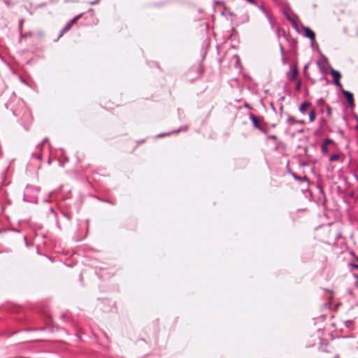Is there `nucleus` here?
Segmentation results:
<instances>
[{"label": "nucleus", "mask_w": 358, "mask_h": 358, "mask_svg": "<svg viewBox=\"0 0 358 358\" xmlns=\"http://www.w3.org/2000/svg\"><path fill=\"white\" fill-rule=\"evenodd\" d=\"M39 187L34 185H27L24 194V201L29 203H36L38 201V193L40 192Z\"/></svg>", "instance_id": "f257e3e1"}, {"label": "nucleus", "mask_w": 358, "mask_h": 358, "mask_svg": "<svg viewBox=\"0 0 358 358\" xmlns=\"http://www.w3.org/2000/svg\"><path fill=\"white\" fill-rule=\"evenodd\" d=\"M83 15H84V13H82L75 16L73 19H71L70 21H69L66 24V25L61 29L60 33H59L57 38L56 40H55V41H57L59 40V38H61L64 33L68 31L71 28L73 24L76 22H77V20H78L80 18H81L83 16Z\"/></svg>", "instance_id": "f03ea898"}, {"label": "nucleus", "mask_w": 358, "mask_h": 358, "mask_svg": "<svg viewBox=\"0 0 358 358\" xmlns=\"http://www.w3.org/2000/svg\"><path fill=\"white\" fill-rule=\"evenodd\" d=\"M340 90L343 94L345 100L347 101L349 107L351 109H353L355 107L353 94L348 90H345V89H343V87L340 88Z\"/></svg>", "instance_id": "7ed1b4c3"}, {"label": "nucleus", "mask_w": 358, "mask_h": 358, "mask_svg": "<svg viewBox=\"0 0 358 358\" xmlns=\"http://www.w3.org/2000/svg\"><path fill=\"white\" fill-rule=\"evenodd\" d=\"M329 69H330L331 76L333 78L334 84L336 87H338L339 88H342L343 85L340 81V79L341 78V73L338 71L334 69L331 66H329Z\"/></svg>", "instance_id": "20e7f679"}, {"label": "nucleus", "mask_w": 358, "mask_h": 358, "mask_svg": "<svg viewBox=\"0 0 358 358\" xmlns=\"http://www.w3.org/2000/svg\"><path fill=\"white\" fill-rule=\"evenodd\" d=\"M301 28L304 31L303 36L310 40L312 43L315 41V34L314 31L310 29L308 27L301 26Z\"/></svg>", "instance_id": "39448f33"}, {"label": "nucleus", "mask_w": 358, "mask_h": 358, "mask_svg": "<svg viewBox=\"0 0 358 358\" xmlns=\"http://www.w3.org/2000/svg\"><path fill=\"white\" fill-rule=\"evenodd\" d=\"M321 57L323 60V62H321V61H317V65L318 66V68L320 69V71L323 73V74H327L328 73V69L323 65V63L324 64H327L328 62V59H327V57H325L324 55H321Z\"/></svg>", "instance_id": "423d86ee"}, {"label": "nucleus", "mask_w": 358, "mask_h": 358, "mask_svg": "<svg viewBox=\"0 0 358 358\" xmlns=\"http://www.w3.org/2000/svg\"><path fill=\"white\" fill-rule=\"evenodd\" d=\"M249 118L251 120L252 124V125H253V127L255 128H256L257 129H262V125L260 124V120H259L258 117H257L253 113H250L249 114Z\"/></svg>", "instance_id": "0eeeda50"}, {"label": "nucleus", "mask_w": 358, "mask_h": 358, "mask_svg": "<svg viewBox=\"0 0 358 358\" xmlns=\"http://www.w3.org/2000/svg\"><path fill=\"white\" fill-rule=\"evenodd\" d=\"M284 14L287 18V20L291 22L292 27L296 29V31L298 32V33H300V30L298 27V24H297V22L287 13V12H284Z\"/></svg>", "instance_id": "6e6552de"}, {"label": "nucleus", "mask_w": 358, "mask_h": 358, "mask_svg": "<svg viewBox=\"0 0 358 358\" xmlns=\"http://www.w3.org/2000/svg\"><path fill=\"white\" fill-rule=\"evenodd\" d=\"M284 14L287 18V20L291 22L292 27L296 29V31L298 32V33H300V30L298 27V24H297V22L287 13V12H284Z\"/></svg>", "instance_id": "1a4fd4ad"}, {"label": "nucleus", "mask_w": 358, "mask_h": 358, "mask_svg": "<svg viewBox=\"0 0 358 358\" xmlns=\"http://www.w3.org/2000/svg\"><path fill=\"white\" fill-rule=\"evenodd\" d=\"M288 171L291 173V175L293 176V178L296 180H298L299 182H303V181H307L308 180V178H307V177L306 176H304L303 177L299 176L295 173L292 171V170L290 169H289Z\"/></svg>", "instance_id": "9d476101"}, {"label": "nucleus", "mask_w": 358, "mask_h": 358, "mask_svg": "<svg viewBox=\"0 0 358 358\" xmlns=\"http://www.w3.org/2000/svg\"><path fill=\"white\" fill-rule=\"evenodd\" d=\"M310 105H311L310 102H309L308 101H303L300 105L299 108L300 113H302V114H304L307 107L310 106Z\"/></svg>", "instance_id": "9b49d317"}, {"label": "nucleus", "mask_w": 358, "mask_h": 358, "mask_svg": "<svg viewBox=\"0 0 358 358\" xmlns=\"http://www.w3.org/2000/svg\"><path fill=\"white\" fill-rule=\"evenodd\" d=\"M285 115L287 117L286 123L288 125H292L295 124L296 119L289 115L288 113H285Z\"/></svg>", "instance_id": "f8f14e48"}, {"label": "nucleus", "mask_w": 358, "mask_h": 358, "mask_svg": "<svg viewBox=\"0 0 358 358\" xmlns=\"http://www.w3.org/2000/svg\"><path fill=\"white\" fill-rule=\"evenodd\" d=\"M298 76V69L296 66L293 67L292 69V76L289 78V80H294Z\"/></svg>", "instance_id": "ddd939ff"}, {"label": "nucleus", "mask_w": 358, "mask_h": 358, "mask_svg": "<svg viewBox=\"0 0 358 358\" xmlns=\"http://www.w3.org/2000/svg\"><path fill=\"white\" fill-rule=\"evenodd\" d=\"M315 117H316V111H315V110L313 109L312 110L310 111V113L308 114L309 122H313L315 120Z\"/></svg>", "instance_id": "4468645a"}, {"label": "nucleus", "mask_w": 358, "mask_h": 358, "mask_svg": "<svg viewBox=\"0 0 358 358\" xmlns=\"http://www.w3.org/2000/svg\"><path fill=\"white\" fill-rule=\"evenodd\" d=\"M264 15L266 17L269 24H271V28H273L274 26V22L273 20L271 14L268 11V13H266Z\"/></svg>", "instance_id": "2eb2a0df"}, {"label": "nucleus", "mask_w": 358, "mask_h": 358, "mask_svg": "<svg viewBox=\"0 0 358 358\" xmlns=\"http://www.w3.org/2000/svg\"><path fill=\"white\" fill-rule=\"evenodd\" d=\"M264 15L266 17L269 24H271V28H273L274 26V22L273 20L271 14L268 11V13H266Z\"/></svg>", "instance_id": "dca6fc26"}, {"label": "nucleus", "mask_w": 358, "mask_h": 358, "mask_svg": "<svg viewBox=\"0 0 358 358\" xmlns=\"http://www.w3.org/2000/svg\"><path fill=\"white\" fill-rule=\"evenodd\" d=\"M317 105L322 108L325 105V101L323 98H320L317 100ZM321 112L323 113V108H321Z\"/></svg>", "instance_id": "f3484780"}, {"label": "nucleus", "mask_w": 358, "mask_h": 358, "mask_svg": "<svg viewBox=\"0 0 358 358\" xmlns=\"http://www.w3.org/2000/svg\"><path fill=\"white\" fill-rule=\"evenodd\" d=\"M24 20L23 19H21L19 21V32H20V37L22 38L24 36L23 34H22V24L24 23Z\"/></svg>", "instance_id": "a211bd4d"}, {"label": "nucleus", "mask_w": 358, "mask_h": 358, "mask_svg": "<svg viewBox=\"0 0 358 358\" xmlns=\"http://www.w3.org/2000/svg\"><path fill=\"white\" fill-rule=\"evenodd\" d=\"M198 73L200 76L203 75V73H204V66L202 62L200 63L198 67Z\"/></svg>", "instance_id": "6ab92c4d"}, {"label": "nucleus", "mask_w": 358, "mask_h": 358, "mask_svg": "<svg viewBox=\"0 0 358 358\" xmlns=\"http://www.w3.org/2000/svg\"><path fill=\"white\" fill-rule=\"evenodd\" d=\"M339 159V155L338 154H333L330 156L329 157V161L330 162H334V161H336Z\"/></svg>", "instance_id": "aec40b11"}, {"label": "nucleus", "mask_w": 358, "mask_h": 358, "mask_svg": "<svg viewBox=\"0 0 358 358\" xmlns=\"http://www.w3.org/2000/svg\"><path fill=\"white\" fill-rule=\"evenodd\" d=\"M344 324H345V327H347L348 329H350L352 324H353V320H348L344 322Z\"/></svg>", "instance_id": "412c9836"}, {"label": "nucleus", "mask_w": 358, "mask_h": 358, "mask_svg": "<svg viewBox=\"0 0 358 358\" xmlns=\"http://www.w3.org/2000/svg\"><path fill=\"white\" fill-rule=\"evenodd\" d=\"M321 150H322V152L323 154H327V153H328V152H329V150H328L327 145H324V144H322V145H321Z\"/></svg>", "instance_id": "4be33fe9"}, {"label": "nucleus", "mask_w": 358, "mask_h": 358, "mask_svg": "<svg viewBox=\"0 0 358 358\" xmlns=\"http://www.w3.org/2000/svg\"><path fill=\"white\" fill-rule=\"evenodd\" d=\"M331 143H334V141L329 138H325L322 143V144L326 145H328L329 144H331Z\"/></svg>", "instance_id": "5701e85b"}, {"label": "nucleus", "mask_w": 358, "mask_h": 358, "mask_svg": "<svg viewBox=\"0 0 358 358\" xmlns=\"http://www.w3.org/2000/svg\"><path fill=\"white\" fill-rule=\"evenodd\" d=\"M48 213L49 215L52 214L55 217V218L57 217V214L53 208H49Z\"/></svg>", "instance_id": "b1692460"}, {"label": "nucleus", "mask_w": 358, "mask_h": 358, "mask_svg": "<svg viewBox=\"0 0 358 358\" xmlns=\"http://www.w3.org/2000/svg\"><path fill=\"white\" fill-rule=\"evenodd\" d=\"M301 80H298L296 84V86H295V90L296 91H300L301 90Z\"/></svg>", "instance_id": "393cba45"}, {"label": "nucleus", "mask_w": 358, "mask_h": 358, "mask_svg": "<svg viewBox=\"0 0 358 358\" xmlns=\"http://www.w3.org/2000/svg\"><path fill=\"white\" fill-rule=\"evenodd\" d=\"M62 215L64 217H66L68 220H71V215L70 213H64V212H62Z\"/></svg>", "instance_id": "a878e982"}, {"label": "nucleus", "mask_w": 358, "mask_h": 358, "mask_svg": "<svg viewBox=\"0 0 358 358\" xmlns=\"http://www.w3.org/2000/svg\"><path fill=\"white\" fill-rule=\"evenodd\" d=\"M48 138H43V140L42 141V142H41L40 144H38V145H37L38 148H42V146H43V145L45 143L48 142Z\"/></svg>", "instance_id": "bb28decb"}, {"label": "nucleus", "mask_w": 358, "mask_h": 358, "mask_svg": "<svg viewBox=\"0 0 358 358\" xmlns=\"http://www.w3.org/2000/svg\"><path fill=\"white\" fill-rule=\"evenodd\" d=\"M327 115L330 117L331 115V108L327 106L326 108Z\"/></svg>", "instance_id": "cd10ccee"}, {"label": "nucleus", "mask_w": 358, "mask_h": 358, "mask_svg": "<svg viewBox=\"0 0 358 358\" xmlns=\"http://www.w3.org/2000/svg\"><path fill=\"white\" fill-rule=\"evenodd\" d=\"M96 275H98V277L99 278H104L106 277L105 273H101L99 271H96Z\"/></svg>", "instance_id": "c85d7f7f"}, {"label": "nucleus", "mask_w": 358, "mask_h": 358, "mask_svg": "<svg viewBox=\"0 0 358 358\" xmlns=\"http://www.w3.org/2000/svg\"><path fill=\"white\" fill-rule=\"evenodd\" d=\"M279 105H280V108L279 109H280V115L282 116V115H285V113H283V108H284L283 103H280Z\"/></svg>", "instance_id": "c756f323"}, {"label": "nucleus", "mask_w": 358, "mask_h": 358, "mask_svg": "<svg viewBox=\"0 0 358 358\" xmlns=\"http://www.w3.org/2000/svg\"><path fill=\"white\" fill-rule=\"evenodd\" d=\"M267 139H270V140H277V136H276V135H274V134L268 135V136H267Z\"/></svg>", "instance_id": "7c9ffc66"}, {"label": "nucleus", "mask_w": 358, "mask_h": 358, "mask_svg": "<svg viewBox=\"0 0 358 358\" xmlns=\"http://www.w3.org/2000/svg\"><path fill=\"white\" fill-rule=\"evenodd\" d=\"M55 221H56V226L57 227V228H58L59 230H61V229H62V227H61L60 222H59V220H58L57 217H55Z\"/></svg>", "instance_id": "2f4dec72"}, {"label": "nucleus", "mask_w": 358, "mask_h": 358, "mask_svg": "<svg viewBox=\"0 0 358 358\" xmlns=\"http://www.w3.org/2000/svg\"><path fill=\"white\" fill-rule=\"evenodd\" d=\"M246 1L253 6H257V2L255 0H246Z\"/></svg>", "instance_id": "473e14b6"}, {"label": "nucleus", "mask_w": 358, "mask_h": 358, "mask_svg": "<svg viewBox=\"0 0 358 358\" xmlns=\"http://www.w3.org/2000/svg\"><path fill=\"white\" fill-rule=\"evenodd\" d=\"M353 276L355 278L357 279L356 282H355V285L358 288V274L354 273Z\"/></svg>", "instance_id": "72a5a7b5"}, {"label": "nucleus", "mask_w": 358, "mask_h": 358, "mask_svg": "<svg viewBox=\"0 0 358 358\" xmlns=\"http://www.w3.org/2000/svg\"><path fill=\"white\" fill-rule=\"evenodd\" d=\"M270 107H271V108L272 109V110H273L274 113H277V111H276V108H275V107L274 106V104H273V102H271V103H270Z\"/></svg>", "instance_id": "f704fd0d"}, {"label": "nucleus", "mask_w": 358, "mask_h": 358, "mask_svg": "<svg viewBox=\"0 0 358 358\" xmlns=\"http://www.w3.org/2000/svg\"><path fill=\"white\" fill-rule=\"evenodd\" d=\"M279 48H280V54L285 55V50H284V48H283L282 45L280 44Z\"/></svg>", "instance_id": "c9c22d12"}, {"label": "nucleus", "mask_w": 358, "mask_h": 358, "mask_svg": "<svg viewBox=\"0 0 358 358\" xmlns=\"http://www.w3.org/2000/svg\"><path fill=\"white\" fill-rule=\"evenodd\" d=\"M320 127H323L326 124V120L324 118H321L320 120Z\"/></svg>", "instance_id": "e433bc0d"}, {"label": "nucleus", "mask_w": 358, "mask_h": 358, "mask_svg": "<svg viewBox=\"0 0 358 358\" xmlns=\"http://www.w3.org/2000/svg\"><path fill=\"white\" fill-rule=\"evenodd\" d=\"M99 1V0H93V1H88V3L90 5H94V4H96Z\"/></svg>", "instance_id": "4c0bfd02"}, {"label": "nucleus", "mask_w": 358, "mask_h": 358, "mask_svg": "<svg viewBox=\"0 0 358 358\" xmlns=\"http://www.w3.org/2000/svg\"><path fill=\"white\" fill-rule=\"evenodd\" d=\"M261 11H263L265 8L263 5H259L258 3H257V6H256Z\"/></svg>", "instance_id": "58836bf2"}, {"label": "nucleus", "mask_w": 358, "mask_h": 358, "mask_svg": "<svg viewBox=\"0 0 358 358\" xmlns=\"http://www.w3.org/2000/svg\"><path fill=\"white\" fill-rule=\"evenodd\" d=\"M285 97L284 96H281L280 99L278 100V103L280 104V103H282L284 101Z\"/></svg>", "instance_id": "ea45409f"}, {"label": "nucleus", "mask_w": 358, "mask_h": 358, "mask_svg": "<svg viewBox=\"0 0 358 358\" xmlns=\"http://www.w3.org/2000/svg\"><path fill=\"white\" fill-rule=\"evenodd\" d=\"M295 124H301V125H303L305 124V122L303 120H296Z\"/></svg>", "instance_id": "a19ab883"}, {"label": "nucleus", "mask_w": 358, "mask_h": 358, "mask_svg": "<svg viewBox=\"0 0 358 358\" xmlns=\"http://www.w3.org/2000/svg\"><path fill=\"white\" fill-rule=\"evenodd\" d=\"M259 130L261 131L264 134H267V133H268V130L264 128L262 126V129H259Z\"/></svg>", "instance_id": "79ce46f5"}, {"label": "nucleus", "mask_w": 358, "mask_h": 358, "mask_svg": "<svg viewBox=\"0 0 358 358\" xmlns=\"http://www.w3.org/2000/svg\"><path fill=\"white\" fill-rule=\"evenodd\" d=\"M171 134V133H167V134H166V133H162V134H159V135L157 136V137H158V138H162V137H164V136H167V135H169V134Z\"/></svg>", "instance_id": "37998d69"}, {"label": "nucleus", "mask_w": 358, "mask_h": 358, "mask_svg": "<svg viewBox=\"0 0 358 358\" xmlns=\"http://www.w3.org/2000/svg\"><path fill=\"white\" fill-rule=\"evenodd\" d=\"M187 127H185L184 129L183 128H180V129L177 130V131H173V133H178L180 131H182V130H187Z\"/></svg>", "instance_id": "c03bdc74"}, {"label": "nucleus", "mask_w": 358, "mask_h": 358, "mask_svg": "<svg viewBox=\"0 0 358 358\" xmlns=\"http://www.w3.org/2000/svg\"><path fill=\"white\" fill-rule=\"evenodd\" d=\"M244 107H245V108H248V109H251V108H252V107L250 106V105L249 103H244Z\"/></svg>", "instance_id": "a18cd8bd"}, {"label": "nucleus", "mask_w": 358, "mask_h": 358, "mask_svg": "<svg viewBox=\"0 0 358 358\" xmlns=\"http://www.w3.org/2000/svg\"><path fill=\"white\" fill-rule=\"evenodd\" d=\"M350 265L352 267L358 269V264H357L355 263H352Z\"/></svg>", "instance_id": "49530a36"}, {"label": "nucleus", "mask_w": 358, "mask_h": 358, "mask_svg": "<svg viewBox=\"0 0 358 358\" xmlns=\"http://www.w3.org/2000/svg\"><path fill=\"white\" fill-rule=\"evenodd\" d=\"M282 57V61L285 64L286 62V58L285 55H281Z\"/></svg>", "instance_id": "de8ad7c7"}, {"label": "nucleus", "mask_w": 358, "mask_h": 358, "mask_svg": "<svg viewBox=\"0 0 358 358\" xmlns=\"http://www.w3.org/2000/svg\"><path fill=\"white\" fill-rule=\"evenodd\" d=\"M319 192L324 194V190L321 186H318Z\"/></svg>", "instance_id": "09e8293b"}, {"label": "nucleus", "mask_w": 358, "mask_h": 358, "mask_svg": "<svg viewBox=\"0 0 358 358\" xmlns=\"http://www.w3.org/2000/svg\"><path fill=\"white\" fill-rule=\"evenodd\" d=\"M264 15L268 13V10L265 8L263 11H262Z\"/></svg>", "instance_id": "8fccbe9b"}, {"label": "nucleus", "mask_w": 358, "mask_h": 358, "mask_svg": "<svg viewBox=\"0 0 358 358\" xmlns=\"http://www.w3.org/2000/svg\"><path fill=\"white\" fill-rule=\"evenodd\" d=\"M308 68V65H305L304 67H303V71L306 72V69Z\"/></svg>", "instance_id": "3c124183"}, {"label": "nucleus", "mask_w": 358, "mask_h": 358, "mask_svg": "<svg viewBox=\"0 0 358 358\" xmlns=\"http://www.w3.org/2000/svg\"><path fill=\"white\" fill-rule=\"evenodd\" d=\"M354 176L357 179V180L358 181V175H354Z\"/></svg>", "instance_id": "603ef678"}, {"label": "nucleus", "mask_w": 358, "mask_h": 358, "mask_svg": "<svg viewBox=\"0 0 358 358\" xmlns=\"http://www.w3.org/2000/svg\"><path fill=\"white\" fill-rule=\"evenodd\" d=\"M205 57H206V52L203 55L202 60H203L205 59Z\"/></svg>", "instance_id": "864d4df0"}, {"label": "nucleus", "mask_w": 358, "mask_h": 358, "mask_svg": "<svg viewBox=\"0 0 358 358\" xmlns=\"http://www.w3.org/2000/svg\"><path fill=\"white\" fill-rule=\"evenodd\" d=\"M357 129L358 130V117H357Z\"/></svg>", "instance_id": "5fc2aeb1"}, {"label": "nucleus", "mask_w": 358, "mask_h": 358, "mask_svg": "<svg viewBox=\"0 0 358 358\" xmlns=\"http://www.w3.org/2000/svg\"><path fill=\"white\" fill-rule=\"evenodd\" d=\"M334 358H338V355H335Z\"/></svg>", "instance_id": "6e6d98bb"}, {"label": "nucleus", "mask_w": 358, "mask_h": 358, "mask_svg": "<svg viewBox=\"0 0 358 358\" xmlns=\"http://www.w3.org/2000/svg\"><path fill=\"white\" fill-rule=\"evenodd\" d=\"M236 58H237V60L238 61L239 60V57L238 56L236 55Z\"/></svg>", "instance_id": "4d7b16f0"}, {"label": "nucleus", "mask_w": 358, "mask_h": 358, "mask_svg": "<svg viewBox=\"0 0 358 358\" xmlns=\"http://www.w3.org/2000/svg\"><path fill=\"white\" fill-rule=\"evenodd\" d=\"M92 8H90V9H89V11H90V12H92Z\"/></svg>", "instance_id": "13d9d810"}, {"label": "nucleus", "mask_w": 358, "mask_h": 358, "mask_svg": "<svg viewBox=\"0 0 358 358\" xmlns=\"http://www.w3.org/2000/svg\"><path fill=\"white\" fill-rule=\"evenodd\" d=\"M246 18H247V21H248V20H249V17H248V16H247V17H246Z\"/></svg>", "instance_id": "bf43d9fd"}, {"label": "nucleus", "mask_w": 358, "mask_h": 358, "mask_svg": "<svg viewBox=\"0 0 358 358\" xmlns=\"http://www.w3.org/2000/svg\"><path fill=\"white\" fill-rule=\"evenodd\" d=\"M1 232V231L0 230V233Z\"/></svg>", "instance_id": "052dcab7"}]
</instances>
